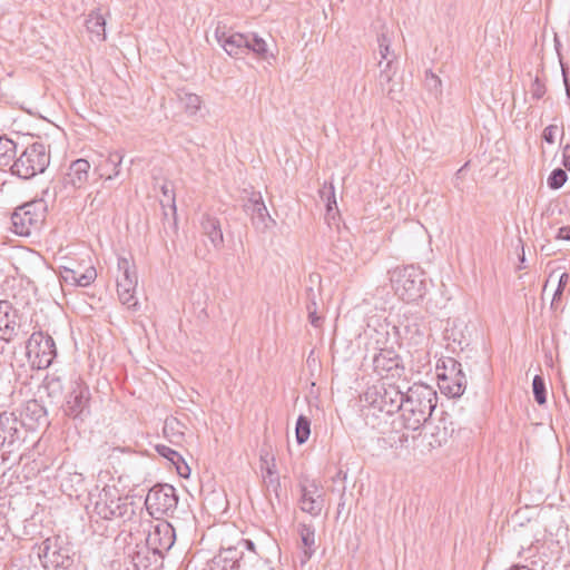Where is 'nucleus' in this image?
I'll return each instance as SVG.
<instances>
[{
	"instance_id": "f257e3e1",
	"label": "nucleus",
	"mask_w": 570,
	"mask_h": 570,
	"mask_svg": "<svg viewBox=\"0 0 570 570\" xmlns=\"http://www.w3.org/2000/svg\"><path fill=\"white\" fill-rule=\"evenodd\" d=\"M438 405V394L432 386L415 383L407 389L401 409L403 426L416 431L431 419Z\"/></svg>"
},
{
	"instance_id": "f03ea898",
	"label": "nucleus",
	"mask_w": 570,
	"mask_h": 570,
	"mask_svg": "<svg viewBox=\"0 0 570 570\" xmlns=\"http://www.w3.org/2000/svg\"><path fill=\"white\" fill-rule=\"evenodd\" d=\"M405 392L400 386L390 383H381L370 386L363 395V415L366 424L376 426V412L393 415L401 412Z\"/></svg>"
},
{
	"instance_id": "7ed1b4c3",
	"label": "nucleus",
	"mask_w": 570,
	"mask_h": 570,
	"mask_svg": "<svg viewBox=\"0 0 570 570\" xmlns=\"http://www.w3.org/2000/svg\"><path fill=\"white\" fill-rule=\"evenodd\" d=\"M50 158L49 146L41 141H35L21 149L18 147V154L14 163L11 164L10 174L20 179L29 180L46 171L50 165Z\"/></svg>"
},
{
	"instance_id": "20e7f679",
	"label": "nucleus",
	"mask_w": 570,
	"mask_h": 570,
	"mask_svg": "<svg viewBox=\"0 0 570 570\" xmlns=\"http://www.w3.org/2000/svg\"><path fill=\"white\" fill-rule=\"evenodd\" d=\"M390 282L395 295L406 303H417L428 292L424 273L414 265L390 271Z\"/></svg>"
},
{
	"instance_id": "39448f33",
	"label": "nucleus",
	"mask_w": 570,
	"mask_h": 570,
	"mask_svg": "<svg viewBox=\"0 0 570 570\" xmlns=\"http://www.w3.org/2000/svg\"><path fill=\"white\" fill-rule=\"evenodd\" d=\"M50 188L42 190V197L18 206L11 215L12 230L19 236H29L32 230H39L47 216L46 197Z\"/></svg>"
},
{
	"instance_id": "423d86ee",
	"label": "nucleus",
	"mask_w": 570,
	"mask_h": 570,
	"mask_svg": "<svg viewBox=\"0 0 570 570\" xmlns=\"http://www.w3.org/2000/svg\"><path fill=\"white\" fill-rule=\"evenodd\" d=\"M90 168V163L87 159L79 158L71 161L68 171L52 186L53 199L58 196L67 198L71 191L85 187L89 179Z\"/></svg>"
},
{
	"instance_id": "0eeeda50",
	"label": "nucleus",
	"mask_w": 570,
	"mask_h": 570,
	"mask_svg": "<svg viewBox=\"0 0 570 570\" xmlns=\"http://www.w3.org/2000/svg\"><path fill=\"white\" fill-rule=\"evenodd\" d=\"M178 495L176 489L170 484L154 485L145 500L147 511L155 519L164 515H171L177 509Z\"/></svg>"
},
{
	"instance_id": "6e6552de",
	"label": "nucleus",
	"mask_w": 570,
	"mask_h": 570,
	"mask_svg": "<svg viewBox=\"0 0 570 570\" xmlns=\"http://www.w3.org/2000/svg\"><path fill=\"white\" fill-rule=\"evenodd\" d=\"M129 510L128 498L121 497L114 485H106L98 494L94 511L105 520L121 519Z\"/></svg>"
},
{
	"instance_id": "1a4fd4ad",
	"label": "nucleus",
	"mask_w": 570,
	"mask_h": 570,
	"mask_svg": "<svg viewBox=\"0 0 570 570\" xmlns=\"http://www.w3.org/2000/svg\"><path fill=\"white\" fill-rule=\"evenodd\" d=\"M26 348L32 365L39 370L49 367L57 355L53 338L43 332L32 333Z\"/></svg>"
},
{
	"instance_id": "9d476101",
	"label": "nucleus",
	"mask_w": 570,
	"mask_h": 570,
	"mask_svg": "<svg viewBox=\"0 0 570 570\" xmlns=\"http://www.w3.org/2000/svg\"><path fill=\"white\" fill-rule=\"evenodd\" d=\"M90 391L88 385L77 379L70 383L62 410L72 419H82L89 413Z\"/></svg>"
},
{
	"instance_id": "9b49d317",
	"label": "nucleus",
	"mask_w": 570,
	"mask_h": 570,
	"mask_svg": "<svg viewBox=\"0 0 570 570\" xmlns=\"http://www.w3.org/2000/svg\"><path fill=\"white\" fill-rule=\"evenodd\" d=\"M23 442L21 422L12 412L0 413V450H17Z\"/></svg>"
},
{
	"instance_id": "f8f14e48",
	"label": "nucleus",
	"mask_w": 570,
	"mask_h": 570,
	"mask_svg": "<svg viewBox=\"0 0 570 570\" xmlns=\"http://www.w3.org/2000/svg\"><path fill=\"white\" fill-rule=\"evenodd\" d=\"M39 558L46 570L66 569L71 564L68 550L60 547L55 538H48L42 542Z\"/></svg>"
},
{
	"instance_id": "ddd939ff",
	"label": "nucleus",
	"mask_w": 570,
	"mask_h": 570,
	"mask_svg": "<svg viewBox=\"0 0 570 570\" xmlns=\"http://www.w3.org/2000/svg\"><path fill=\"white\" fill-rule=\"evenodd\" d=\"M215 38L225 52L235 59H240L248 53V39L246 33L229 32L225 26H217Z\"/></svg>"
},
{
	"instance_id": "4468645a",
	"label": "nucleus",
	"mask_w": 570,
	"mask_h": 570,
	"mask_svg": "<svg viewBox=\"0 0 570 570\" xmlns=\"http://www.w3.org/2000/svg\"><path fill=\"white\" fill-rule=\"evenodd\" d=\"M299 509L314 518L320 517L325 503L322 488H320L315 481H311L299 483Z\"/></svg>"
},
{
	"instance_id": "2eb2a0df",
	"label": "nucleus",
	"mask_w": 570,
	"mask_h": 570,
	"mask_svg": "<svg viewBox=\"0 0 570 570\" xmlns=\"http://www.w3.org/2000/svg\"><path fill=\"white\" fill-rule=\"evenodd\" d=\"M175 530L167 521H160L149 531L146 543L148 548L156 554L163 556L175 543Z\"/></svg>"
},
{
	"instance_id": "dca6fc26",
	"label": "nucleus",
	"mask_w": 570,
	"mask_h": 570,
	"mask_svg": "<svg viewBox=\"0 0 570 570\" xmlns=\"http://www.w3.org/2000/svg\"><path fill=\"white\" fill-rule=\"evenodd\" d=\"M244 212L252 217L256 227H268V224H275L271 217L261 191H252L248 199L243 204Z\"/></svg>"
},
{
	"instance_id": "f3484780",
	"label": "nucleus",
	"mask_w": 570,
	"mask_h": 570,
	"mask_svg": "<svg viewBox=\"0 0 570 570\" xmlns=\"http://www.w3.org/2000/svg\"><path fill=\"white\" fill-rule=\"evenodd\" d=\"M422 426L424 430V439L431 449L442 446L453 432V429L448 426L445 417H440L436 421L431 417L426 423H423Z\"/></svg>"
},
{
	"instance_id": "a211bd4d",
	"label": "nucleus",
	"mask_w": 570,
	"mask_h": 570,
	"mask_svg": "<svg viewBox=\"0 0 570 570\" xmlns=\"http://www.w3.org/2000/svg\"><path fill=\"white\" fill-rule=\"evenodd\" d=\"M374 371L381 375L400 376L404 367L401 364V358L394 350L382 348L373 358Z\"/></svg>"
},
{
	"instance_id": "6ab92c4d",
	"label": "nucleus",
	"mask_w": 570,
	"mask_h": 570,
	"mask_svg": "<svg viewBox=\"0 0 570 570\" xmlns=\"http://www.w3.org/2000/svg\"><path fill=\"white\" fill-rule=\"evenodd\" d=\"M400 341V346L416 347L424 341V332L417 318L406 317L399 326L394 327Z\"/></svg>"
},
{
	"instance_id": "aec40b11",
	"label": "nucleus",
	"mask_w": 570,
	"mask_h": 570,
	"mask_svg": "<svg viewBox=\"0 0 570 570\" xmlns=\"http://www.w3.org/2000/svg\"><path fill=\"white\" fill-rule=\"evenodd\" d=\"M21 426L27 425L36 429L39 425L48 424V413L45 405L36 399L28 400L21 410Z\"/></svg>"
},
{
	"instance_id": "412c9836",
	"label": "nucleus",
	"mask_w": 570,
	"mask_h": 570,
	"mask_svg": "<svg viewBox=\"0 0 570 570\" xmlns=\"http://www.w3.org/2000/svg\"><path fill=\"white\" fill-rule=\"evenodd\" d=\"M17 311L8 301H0V338L10 342L17 335Z\"/></svg>"
},
{
	"instance_id": "4be33fe9",
	"label": "nucleus",
	"mask_w": 570,
	"mask_h": 570,
	"mask_svg": "<svg viewBox=\"0 0 570 570\" xmlns=\"http://www.w3.org/2000/svg\"><path fill=\"white\" fill-rule=\"evenodd\" d=\"M379 51L381 60L379 66L382 67L383 60H385L384 68L380 72L381 82H390L392 79L391 68L395 59V55L391 51V39L385 32H381L377 36Z\"/></svg>"
},
{
	"instance_id": "5701e85b",
	"label": "nucleus",
	"mask_w": 570,
	"mask_h": 570,
	"mask_svg": "<svg viewBox=\"0 0 570 570\" xmlns=\"http://www.w3.org/2000/svg\"><path fill=\"white\" fill-rule=\"evenodd\" d=\"M203 235L209 240V244L217 248L225 245L222 225L218 218L208 214L203 215L202 222Z\"/></svg>"
},
{
	"instance_id": "b1692460",
	"label": "nucleus",
	"mask_w": 570,
	"mask_h": 570,
	"mask_svg": "<svg viewBox=\"0 0 570 570\" xmlns=\"http://www.w3.org/2000/svg\"><path fill=\"white\" fill-rule=\"evenodd\" d=\"M61 279L70 285L81 286L86 287L89 286L97 277V272L94 266H88L81 275H79V278H76L73 266L69 265H61L59 267Z\"/></svg>"
},
{
	"instance_id": "393cba45",
	"label": "nucleus",
	"mask_w": 570,
	"mask_h": 570,
	"mask_svg": "<svg viewBox=\"0 0 570 570\" xmlns=\"http://www.w3.org/2000/svg\"><path fill=\"white\" fill-rule=\"evenodd\" d=\"M438 385L442 393L450 397H459L463 394L466 386L465 375L446 376L445 374H438Z\"/></svg>"
},
{
	"instance_id": "a878e982",
	"label": "nucleus",
	"mask_w": 570,
	"mask_h": 570,
	"mask_svg": "<svg viewBox=\"0 0 570 570\" xmlns=\"http://www.w3.org/2000/svg\"><path fill=\"white\" fill-rule=\"evenodd\" d=\"M303 551L301 556V563H306L315 552V529L313 525L301 523L298 525Z\"/></svg>"
},
{
	"instance_id": "bb28decb",
	"label": "nucleus",
	"mask_w": 570,
	"mask_h": 570,
	"mask_svg": "<svg viewBox=\"0 0 570 570\" xmlns=\"http://www.w3.org/2000/svg\"><path fill=\"white\" fill-rule=\"evenodd\" d=\"M124 155L120 151L110 153L109 156L98 166L100 178L114 179L120 173Z\"/></svg>"
},
{
	"instance_id": "cd10ccee",
	"label": "nucleus",
	"mask_w": 570,
	"mask_h": 570,
	"mask_svg": "<svg viewBox=\"0 0 570 570\" xmlns=\"http://www.w3.org/2000/svg\"><path fill=\"white\" fill-rule=\"evenodd\" d=\"M85 26L87 31L91 35V40L104 41L106 39V19L99 11H91Z\"/></svg>"
},
{
	"instance_id": "c85d7f7f",
	"label": "nucleus",
	"mask_w": 570,
	"mask_h": 570,
	"mask_svg": "<svg viewBox=\"0 0 570 570\" xmlns=\"http://www.w3.org/2000/svg\"><path fill=\"white\" fill-rule=\"evenodd\" d=\"M18 144L7 136H0V169L10 170L11 164L14 163L18 154Z\"/></svg>"
},
{
	"instance_id": "c756f323",
	"label": "nucleus",
	"mask_w": 570,
	"mask_h": 570,
	"mask_svg": "<svg viewBox=\"0 0 570 570\" xmlns=\"http://www.w3.org/2000/svg\"><path fill=\"white\" fill-rule=\"evenodd\" d=\"M248 39V53H254L257 59L268 61L275 59V56L269 52L266 41L256 33H246Z\"/></svg>"
},
{
	"instance_id": "7c9ffc66",
	"label": "nucleus",
	"mask_w": 570,
	"mask_h": 570,
	"mask_svg": "<svg viewBox=\"0 0 570 570\" xmlns=\"http://www.w3.org/2000/svg\"><path fill=\"white\" fill-rule=\"evenodd\" d=\"M137 284L134 282H117V293L119 301L122 305H126L129 309H136L138 301L136 298Z\"/></svg>"
},
{
	"instance_id": "2f4dec72",
	"label": "nucleus",
	"mask_w": 570,
	"mask_h": 570,
	"mask_svg": "<svg viewBox=\"0 0 570 570\" xmlns=\"http://www.w3.org/2000/svg\"><path fill=\"white\" fill-rule=\"evenodd\" d=\"M128 254H130V252H128ZM117 265L118 271L120 273V276L118 277L117 282L130 281L134 282L135 284H138L137 269L131 255H129V257L119 256Z\"/></svg>"
},
{
	"instance_id": "473e14b6",
	"label": "nucleus",
	"mask_w": 570,
	"mask_h": 570,
	"mask_svg": "<svg viewBox=\"0 0 570 570\" xmlns=\"http://www.w3.org/2000/svg\"><path fill=\"white\" fill-rule=\"evenodd\" d=\"M43 390L49 399L59 401L63 393L61 379L56 375H47L43 381Z\"/></svg>"
},
{
	"instance_id": "72a5a7b5",
	"label": "nucleus",
	"mask_w": 570,
	"mask_h": 570,
	"mask_svg": "<svg viewBox=\"0 0 570 570\" xmlns=\"http://www.w3.org/2000/svg\"><path fill=\"white\" fill-rule=\"evenodd\" d=\"M181 428L183 424L177 419L170 417L165 421L163 432L171 443H178L184 435Z\"/></svg>"
},
{
	"instance_id": "f704fd0d",
	"label": "nucleus",
	"mask_w": 570,
	"mask_h": 570,
	"mask_svg": "<svg viewBox=\"0 0 570 570\" xmlns=\"http://www.w3.org/2000/svg\"><path fill=\"white\" fill-rule=\"evenodd\" d=\"M296 441L298 444L305 443L311 434V421L305 415H299L296 421Z\"/></svg>"
},
{
	"instance_id": "c9c22d12",
	"label": "nucleus",
	"mask_w": 570,
	"mask_h": 570,
	"mask_svg": "<svg viewBox=\"0 0 570 570\" xmlns=\"http://www.w3.org/2000/svg\"><path fill=\"white\" fill-rule=\"evenodd\" d=\"M442 370L438 374H445L448 377L464 375L461 363L452 357L442 360Z\"/></svg>"
},
{
	"instance_id": "e433bc0d",
	"label": "nucleus",
	"mask_w": 570,
	"mask_h": 570,
	"mask_svg": "<svg viewBox=\"0 0 570 570\" xmlns=\"http://www.w3.org/2000/svg\"><path fill=\"white\" fill-rule=\"evenodd\" d=\"M568 179V175L564 169L556 168L548 176L547 184L550 189H560Z\"/></svg>"
},
{
	"instance_id": "4c0bfd02",
	"label": "nucleus",
	"mask_w": 570,
	"mask_h": 570,
	"mask_svg": "<svg viewBox=\"0 0 570 570\" xmlns=\"http://www.w3.org/2000/svg\"><path fill=\"white\" fill-rule=\"evenodd\" d=\"M320 195L321 198L325 200L327 214H331L334 208L337 209L335 188L333 184H330L328 186L325 184L324 187L320 190Z\"/></svg>"
},
{
	"instance_id": "58836bf2",
	"label": "nucleus",
	"mask_w": 570,
	"mask_h": 570,
	"mask_svg": "<svg viewBox=\"0 0 570 570\" xmlns=\"http://www.w3.org/2000/svg\"><path fill=\"white\" fill-rule=\"evenodd\" d=\"M533 396L538 404L542 405L547 402L546 383L542 376L535 375L532 381Z\"/></svg>"
},
{
	"instance_id": "ea45409f",
	"label": "nucleus",
	"mask_w": 570,
	"mask_h": 570,
	"mask_svg": "<svg viewBox=\"0 0 570 570\" xmlns=\"http://www.w3.org/2000/svg\"><path fill=\"white\" fill-rule=\"evenodd\" d=\"M186 112L195 115L200 109L202 99L196 94L186 92L180 96Z\"/></svg>"
},
{
	"instance_id": "a19ab883",
	"label": "nucleus",
	"mask_w": 570,
	"mask_h": 570,
	"mask_svg": "<svg viewBox=\"0 0 570 570\" xmlns=\"http://www.w3.org/2000/svg\"><path fill=\"white\" fill-rule=\"evenodd\" d=\"M569 282V274L568 273H562L559 277H558V286L557 288L554 289L553 292V295H552V301H551V307L554 308V309H558L560 307V299L563 295V292H564V288L567 286Z\"/></svg>"
},
{
	"instance_id": "79ce46f5",
	"label": "nucleus",
	"mask_w": 570,
	"mask_h": 570,
	"mask_svg": "<svg viewBox=\"0 0 570 570\" xmlns=\"http://www.w3.org/2000/svg\"><path fill=\"white\" fill-rule=\"evenodd\" d=\"M546 92L547 87L544 81H542L539 76H535L530 86L531 97L535 100H539L546 95Z\"/></svg>"
},
{
	"instance_id": "37998d69",
	"label": "nucleus",
	"mask_w": 570,
	"mask_h": 570,
	"mask_svg": "<svg viewBox=\"0 0 570 570\" xmlns=\"http://www.w3.org/2000/svg\"><path fill=\"white\" fill-rule=\"evenodd\" d=\"M155 450L157 451V453L159 455H161L163 458L167 459L169 462H171L174 460H178L179 461V453L177 451L173 450L171 448L167 446V445L157 444L155 446Z\"/></svg>"
},
{
	"instance_id": "c03bdc74",
	"label": "nucleus",
	"mask_w": 570,
	"mask_h": 570,
	"mask_svg": "<svg viewBox=\"0 0 570 570\" xmlns=\"http://www.w3.org/2000/svg\"><path fill=\"white\" fill-rule=\"evenodd\" d=\"M264 482H265L267 489L269 491L274 492L275 497L277 499H279L281 490H282L279 476H273L269 479H265Z\"/></svg>"
},
{
	"instance_id": "a18cd8bd",
	"label": "nucleus",
	"mask_w": 570,
	"mask_h": 570,
	"mask_svg": "<svg viewBox=\"0 0 570 570\" xmlns=\"http://www.w3.org/2000/svg\"><path fill=\"white\" fill-rule=\"evenodd\" d=\"M558 131L557 125H549L543 129L542 139L548 144H554L556 134Z\"/></svg>"
},
{
	"instance_id": "49530a36",
	"label": "nucleus",
	"mask_w": 570,
	"mask_h": 570,
	"mask_svg": "<svg viewBox=\"0 0 570 570\" xmlns=\"http://www.w3.org/2000/svg\"><path fill=\"white\" fill-rule=\"evenodd\" d=\"M425 82L430 89H438L441 86L440 78L436 75H434L432 71L425 72Z\"/></svg>"
},
{
	"instance_id": "de8ad7c7",
	"label": "nucleus",
	"mask_w": 570,
	"mask_h": 570,
	"mask_svg": "<svg viewBox=\"0 0 570 570\" xmlns=\"http://www.w3.org/2000/svg\"><path fill=\"white\" fill-rule=\"evenodd\" d=\"M315 303L313 302L312 305L307 306L308 309V318L313 326L318 327L322 323V318L316 314Z\"/></svg>"
},
{
	"instance_id": "09e8293b",
	"label": "nucleus",
	"mask_w": 570,
	"mask_h": 570,
	"mask_svg": "<svg viewBox=\"0 0 570 570\" xmlns=\"http://www.w3.org/2000/svg\"><path fill=\"white\" fill-rule=\"evenodd\" d=\"M163 195L167 198L168 202H170L171 209L174 212V215L176 214V204H175V194L171 189L168 188L167 185H164L161 187Z\"/></svg>"
},
{
	"instance_id": "8fccbe9b",
	"label": "nucleus",
	"mask_w": 570,
	"mask_h": 570,
	"mask_svg": "<svg viewBox=\"0 0 570 570\" xmlns=\"http://www.w3.org/2000/svg\"><path fill=\"white\" fill-rule=\"evenodd\" d=\"M561 70H562L563 83L566 87V94H567L568 99H570L569 67L561 62Z\"/></svg>"
},
{
	"instance_id": "3c124183",
	"label": "nucleus",
	"mask_w": 570,
	"mask_h": 570,
	"mask_svg": "<svg viewBox=\"0 0 570 570\" xmlns=\"http://www.w3.org/2000/svg\"><path fill=\"white\" fill-rule=\"evenodd\" d=\"M562 165L566 170L570 171V144H567L562 149Z\"/></svg>"
},
{
	"instance_id": "603ef678",
	"label": "nucleus",
	"mask_w": 570,
	"mask_h": 570,
	"mask_svg": "<svg viewBox=\"0 0 570 570\" xmlns=\"http://www.w3.org/2000/svg\"><path fill=\"white\" fill-rule=\"evenodd\" d=\"M273 476H278L274 458L272 459V464L267 465L265 470L264 480Z\"/></svg>"
},
{
	"instance_id": "864d4df0",
	"label": "nucleus",
	"mask_w": 570,
	"mask_h": 570,
	"mask_svg": "<svg viewBox=\"0 0 570 570\" xmlns=\"http://www.w3.org/2000/svg\"><path fill=\"white\" fill-rule=\"evenodd\" d=\"M558 239L570 240V226H562L558 229Z\"/></svg>"
},
{
	"instance_id": "5fc2aeb1",
	"label": "nucleus",
	"mask_w": 570,
	"mask_h": 570,
	"mask_svg": "<svg viewBox=\"0 0 570 570\" xmlns=\"http://www.w3.org/2000/svg\"><path fill=\"white\" fill-rule=\"evenodd\" d=\"M176 470H177V473L179 474V476H181V478L186 479L190 475V468L186 462L178 465Z\"/></svg>"
},
{
	"instance_id": "6e6d98bb",
	"label": "nucleus",
	"mask_w": 570,
	"mask_h": 570,
	"mask_svg": "<svg viewBox=\"0 0 570 570\" xmlns=\"http://www.w3.org/2000/svg\"><path fill=\"white\" fill-rule=\"evenodd\" d=\"M7 460V456L2 454L0 456V476H3L6 474V469L3 468V463Z\"/></svg>"
},
{
	"instance_id": "4d7b16f0",
	"label": "nucleus",
	"mask_w": 570,
	"mask_h": 570,
	"mask_svg": "<svg viewBox=\"0 0 570 570\" xmlns=\"http://www.w3.org/2000/svg\"><path fill=\"white\" fill-rule=\"evenodd\" d=\"M518 259L520 262V266L519 268H525V266L523 265L524 264V261H525V257H524V252H521V254L518 255Z\"/></svg>"
},
{
	"instance_id": "13d9d810",
	"label": "nucleus",
	"mask_w": 570,
	"mask_h": 570,
	"mask_svg": "<svg viewBox=\"0 0 570 570\" xmlns=\"http://www.w3.org/2000/svg\"><path fill=\"white\" fill-rule=\"evenodd\" d=\"M509 570H532L527 566H513Z\"/></svg>"
},
{
	"instance_id": "bf43d9fd",
	"label": "nucleus",
	"mask_w": 570,
	"mask_h": 570,
	"mask_svg": "<svg viewBox=\"0 0 570 570\" xmlns=\"http://www.w3.org/2000/svg\"><path fill=\"white\" fill-rule=\"evenodd\" d=\"M185 462V460L183 459V456L179 454V461L178 460H174L171 461V463L177 468L178 465L183 464Z\"/></svg>"
},
{
	"instance_id": "052dcab7",
	"label": "nucleus",
	"mask_w": 570,
	"mask_h": 570,
	"mask_svg": "<svg viewBox=\"0 0 570 570\" xmlns=\"http://www.w3.org/2000/svg\"><path fill=\"white\" fill-rule=\"evenodd\" d=\"M73 272L76 278H79V275H81L83 272L80 271L79 266H73Z\"/></svg>"
},
{
	"instance_id": "680f3d73",
	"label": "nucleus",
	"mask_w": 570,
	"mask_h": 570,
	"mask_svg": "<svg viewBox=\"0 0 570 570\" xmlns=\"http://www.w3.org/2000/svg\"><path fill=\"white\" fill-rule=\"evenodd\" d=\"M12 248H13V249H26V250H29V249H30L29 247L23 246V245H12Z\"/></svg>"
},
{
	"instance_id": "e2e57ef3",
	"label": "nucleus",
	"mask_w": 570,
	"mask_h": 570,
	"mask_svg": "<svg viewBox=\"0 0 570 570\" xmlns=\"http://www.w3.org/2000/svg\"><path fill=\"white\" fill-rule=\"evenodd\" d=\"M247 549L254 550V543L250 540L245 541Z\"/></svg>"
},
{
	"instance_id": "0e129e2a",
	"label": "nucleus",
	"mask_w": 570,
	"mask_h": 570,
	"mask_svg": "<svg viewBox=\"0 0 570 570\" xmlns=\"http://www.w3.org/2000/svg\"><path fill=\"white\" fill-rule=\"evenodd\" d=\"M552 277H553V275L551 274V275L549 276V279L547 281V283H546L544 287H543V293H546V292H547L548 284H549V282L551 281V278H552Z\"/></svg>"
}]
</instances>
